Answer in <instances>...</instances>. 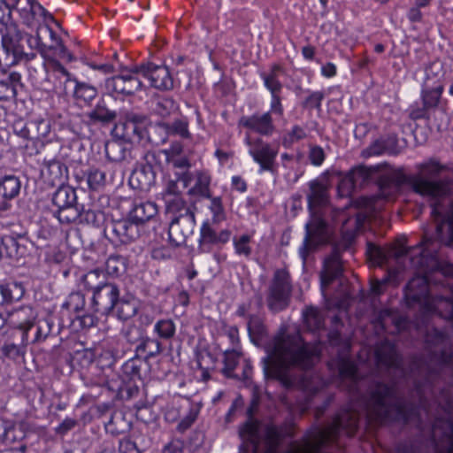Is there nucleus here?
<instances>
[{"instance_id": "obj_1", "label": "nucleus", "mask_w": 453, "mask_h": 453, "mask_svg": "<svg viewBox=\"0 0 453 453\" xmlns=\"http://www.w3.org/2000/svg\"><path fill=\"white\" fill-rule=\"evenodd\" d=\"M361 416L379 423L389 420L406 423L411 419L405 401L396 388L377 383L370 388L367 395L360 399V403H351L336 415L328 426L315 429L303 445L285 453H319L322 446L336 441L340 434L354 435Z\"/></svg>"}, {"instance_id": "obj_2", "label": "nucleus", "mask_w": 453, "mask_h": 453, "mask_svg": "<svg viewBox=\"0 0 453 453\" xmlns=\"http://www.w3.org/2000/svg\"><path fill=\"white\" fill-rule=\"evenodd\" d=\"M438 250V242L426 235L411 247L409 257L417 274L409 280L404 296L408 305L419 303L424 315L453 320V264L441 260Z\"/></svg>"}, {"instance_id": "obj_3", "label": "nucleus", "mask_w": 453, "mask_h": 453, "mask_svg": "<svg viewBox=\"0 0 453 453\" xmlns=\"http://www.w3.org/2000/svg\"><path fill=\"white\" fill-rule=\"evenodd\" d=\"M419 174L405 175L401 170L386 169L378 176L380 198L391 200L400 192L403 184H407L415 193L429 197L432 209L437 203L445 204L452 189L449 179L440 178L447 166L435 159H429L418 165Z\"/></svg>"}, {"instance_id": "obj_4", "label": "nucleus", "mask_w": 453, "mask_h": 453, "mask_svg": "<svg viewBox=\"0 0 453 453\" xmlns=\"http://www.w3.org/2000/svg\"><path fill=\"white\" fill-rule=\"evenodd\" d=\"M319 347L304 343L299 334L280 333L273 338L269 356L263 358L264 371L290 388L296 382L290 369L309 370L319 359Z\"/></svg>"}, {"instance_id": "obj_5", "label": "nucleus", "mask_w": 453, "mask_h": 453, "mask_svg": "<svg viewBox=\"0 0 453 453\" xmlns=\"http://www.w3.org/2000/svg\"><path fill=\"white\" fill-rule=\"evenodd\" d=\"M426 343L429 349V357L428 360L416 365L420 380L416 381L415 387L420 408L428 414V391L434 395L433 384L442 369L453 362V353L449 335L436 328L427 329Z\"/></svg>"}, {"instance_id": "obj_6", "label": "nucleus", "mask_w": 453, "mask_h": 453, "mask_svg": "<svg viewBox=\"0 0 453 453\" xmlns=\"http://www.w3.org/2000/svg\"><path fill=\"white\" fill-rule=\"evenodd\" d=\"M50 33V27L46 24L40 25L35 35H32V48L40 53L42 58L37 57L35 65H29L28 72L31 80L36 84L42 86L45 90L58 91L61 89V83L50 81V75H57L58 73L63 74L66 80H70V73L60 64L57 59L50 58L48 55V46L45 42L47 37Z\"/></svg>"}, {"instance_id": "obj_7", "label": "nucleus", "mask_w": 453, "mask_h": 453, "mask_svg": "<svg viewBox=\"0 0 453 453\" xmlns=\"http://www.w3.org/2000/svg\"><path fill=\"white\" fill-rule=\"evenodd\" d=\"M1 44L6 55V65L25 63L35 65L37 53L33 50L32 35L20 29L16 23L0 28Z\"/></svg>"}, {"instance_id": "obj_8", "label": "nucleus", "mask_w": 453, "mask_h": 453, "mask_svg": "<svg viewBox=\"0 0 453 453\" xmlns=\"http://www.w3.org/2000/svg\"><path fill=\"white\" fill-rule=\"evenodd\" d=\"M36 314L29 306H23L8 314L7 323L16 329L13 333L21 334L34 332L32 343H39L46 340L50 334L53 320L50 317L40 319L35 321Z\"/></svg>"}, {"instance_id": "obj_9", "label": "nucleus", "mask_w": 453, "mask_h": 453, "mask_svg": "<svg viewBox=\"0 0 453 453\" xmlns=\"http://www.w3.org/2000/svg\"><path fill=\"white\" fill-rule=\"evenodd\" d=\"M244 142L249 148L250 156L259 165V173L269 172L273 175L278 173V145L269 143L261 137L252 136L250 133H246Z\"/></svg>"}, {"instance_id": "obj_10", "label": "nucleus", "mask_w": 453, "mask_h": 453, "mask_svg": "<svg viewBox=\"0 0 453 453\" xmlns=\"http://www.w3.org/2000/svg\"><path fill=\"white\" fill-rule=\"evenodd\" d=\"M291 293L292 285L288 272L285 269H277L268 288V308L273 312L285 310L289 304Z\"/></svg>"}, {"instance_id": "obj_11", "label": "nucleus", "mask_w": 453, "mask_h": 453, "mask_svg": "<svg viewBox=\"0 0 453 453\" xmlns=\"http://www.w3.org/2000/svg\"><path fill=\"white\" fill-rule=\"evenodd\" d=\"M431 215L436 223L435 237L439 248L441 244L450 246L453 244V199L445 204L437 203L434 205Z\"/></svg>"}, {"instance_id": "obj_12", "label": "nucleus", "mask_w": 453, "mask_h": 453, "mask_svg": "<svg viewBox=\"0 0 453 453\" xmlns=\"http://www.w3.org/2000/svg\"><path fill=\"white\" fill-rule=\"evenodd\" d=\"M104 236L114 246L131 243L140 237L141 228L128 216L106 222Z\"/></svg>"}, {"instance_id": "obj_13", "label": "nucleus", "mask_w": 453, "mask_h": 453, "mask_svg": "<svg viewBox=\"0 0 453 453\" xmlns=\"http://www.w3.org/2000/svg\"><path fill=\"white\" fill-rule=\"evenodd\" d=\"M149 123L150 119L145 114L129 111L125 113L123 121L115 126L114 131L116 135L123 139L142 142L146 138Z\"/></svg>"}, {"instance_id": "obj_14", "label": "nucleus", "mask_w": 453, "mask_h": 453, "mask_svg": "<svg viewBox=\"0 0 453 453\" xmlns=\"http://www.w3.org/2000/svg\"><path fill=\"white\" fill-rule=\"evenodd\" d=\"M138 73L135 68L107 79L105 82L107 91L115 97L134 96L142 87V82L136 76Z\"/></svg>"}, {"instance_id": "obj_15", "label": "nucleus", "mask_w": 453, "mask_h": 453, "mask_svg": "<svg viewBox=\"0 0 453 453\" xmlns=\"http://www.w3.org/2000/svg\"><path fill=\"white\" fill-rule=\"evenodd\" d=\"M145 163L134 168L129 177V185L133 189L149 191L156 182V173L152 164L156 160L154 152L147 151L143 155Z\"/></svg>"}, {"instance_id": "obj_16", "label": "nucleus", "mask_w": 453, "mask_h": 453, "mask_svg": "<svg viewBox=\"0 0 453 453\" xmlns=\"http://www.w3.org/2000/svg\"><path fill=\"white\" fill-rule=\"evenodd\" d=\"M305 228L306 234L303 245L299 249V254L303 263L313 247L326 242L328 237L326 223L318 215L312 217L311 222L306 224Z\"/></svg>"}, {"instance_id": "obj_17", "label": "nucleus", "mask_w": 453, "mask_h": 453, "mask_svg": "<svg viewBox=\"0 0 453 453\" xmlns=\"http://www.w3.org/2000/svg\"><path fill=\"white\" fill-rule=\"evenodd\" d=\"M119 297V286L111 281L106 282L92 296V307L94 311L101 315L110 314L115 308Z\"/></svg>"}, {"instance_id": "obj_18", "label": "nucleus", "mask_w": 453, "mask_h": 453, "mask_svg": "<svg viewBox=\"0 0 453 453\" xmlns=\"http://www.w3.org/2000/svg\"><path fill=\"white\" fill-rule=\"evenodd\" d=\"M136 72L150 81V86L159 90H171L173 88V79L165 65H157L153 63L141 65Z\"/></svg>"}, {"instance_id": "obj_19", "label": "nucleus", "mask_w": 453, "mask_h": 453, "mask_svg": "<svg viewBox=\"0 0 453 453\" xmlns=\"http://www.w3.org/2000/svg\"><path fill=\"white\" fill-rule=\"evenodd\" d=\"M196 216H184L181 219H172L168 228V238L173 247L185 245L187 240L194 233Z\"/></svg>"}, {"instance_id": "obj_20", "label": "nucleus", "mask_w": 453, "mask_h": 453, "mask_svg": "<svg viewBox=\"0 0 453 453\" xmlns=\"http://www.w3.org/2000/svg\"><path fill=\"white\" fill-rule=\"evenodd\" d=\"M238 126L246 128L249 131L248 133L254 132L263 136H271L275 130L270 111L242 116L238 121Z\"/></svg>"}, {"instance_id": "obj_21", "label": "nucleus", "mask_w": 453, "mask_h": 453, "mask_svg": "<svg viewBox=\"0 0 453 453\" xmlns=\"http://www.w3.org/2000/svg\"><path fill=\"white\" fill-rule=\"evenodd\" d=\"M137 150L133 146L128 139L111 140L105 144V154L110 161L120 163L130 162L136 158Z\"/></svg>"}, {"instance_id": "obj_22", "label": "nucleus", "mask_w": 453, "mask_h": 453, "mask_svg": "<svg viewBox=\"0 0 453 453\" xmlns=\"http://www.w3.org/2000/svg\"><path fill=\"white\" fill-rule=\"evenodd\" d=\"M231 236L230 230L223 229L218 233L208 221H205L201 226L198 250L203 253L209 252L211 245L226 244L230 241Z\"/></svg>"}, {"instance_id": "obj_23", "label": "nucleus", "mask_w": 453, "mask_h": 453, "mask_svg": "<svg viewBox=\"0 0 453 453\" xmlns=\"http://www.w3.org/2000/svg\"><path fill=\"white\" fill-rule=\"evenodd\" d=\"M28 240L24 234L0 236V259L4 257L19 259L27 253Z\"/></svg>"}, {"instance_id": "obj_24", "label": "nucleus", "mask_w": 453, "mask_h": 453, "mask_svg": "<svg viewBox=\"0 0 453 453\" xmlns=\"http://www.w3.org/2000/svg\"><path fill=\"white\" fill-rule=\"evenodd\" d=\"M411 248L399 247L383 249L371 242L366 243V256L373 265L381 266L391 257L397 258L409 256Z\"/></svg>"}, {"instance_id": "obj_25", "label": "nucleus", "mask_w": 453, "mask_h": 453, "mask_svg": "<svg viewBox=\"0 0 453 453\" xmlns=\"http://www.w3.org/2000/svg\"><path fill=\"white\" fill-rule=\"evenodd\" d=\"M51 77L59 79V80L61 78H63L65 85L67 82H73L75 84V86H74L73 96L78 104L88 106L91 104L92 101L97 96L98 92H97V89L96 87H94L88 83L83 82V81H79L76 78H73L71 74H70V80H68V81L63 74H60V73H58L56 76L51 74L50 78ZM65 89H66V88L65 86L64 89H63L65 93Z\"/></svg>"}, {"instance_id": "obj_26", "label": "nucleus", "mask_w": 453, "mask_h": 453, "mask_svg": "<svg viewBox=\"0 0 453 453\" xmlns=\"http://www.w3.org/2000/svg\"><path fill=\"white\" fill-rule=\"evenodd\" d=\"M167 173L173 171V175H177L178 178L181 179L183 183V188H187L193 180V174L189 171L191 164L188 158L183 155L170 154L167 155Z\"/></svg>"}, {"instance_id": "obj_27", "label": "nucleus", "mask_w": 453, "mask_h": 453, "mask_svg": "<svg viewBox=\"0 0 453 453\" xmlns=\"http://www.w3.org/2000/svg\"><path fill=\"white\" fill-rule=\"evenodd\" d=\"M67 167L61 161L55 158L44 157L42 175L45 181L51 186L60 185L67 176Z\"/></svg>"}, {"instance_id": "obj_28", "label": "nucleus", "mask_w": 453, "mask_h": 453, "mask_svg": "<svg viewBox=\"0 0 453 453\" xmlns=\"http://www.w3.org/2000/svg\"><path fill=\"white\" fill-rule=\"evenodd\" d=\"M13 339H8L1 347V352L4 357L16 360L24 357L27 351V346L29 341L27 332L21 334H12Z\"/></svg>"}, {"instance_id": "obj_29", "label": "nucleus", "mask_w": 453, "mask_h": 453, "mask_svg": "<svg viewBox=\"0 0 453 453\" xmlns=\"http://www.w3.org/2000/svg\"><path fill=\"white\" fill-rule=\"evenodd\" d=\"M157 214V206L150 201L134 202L127 216L140 228Z\"/></svg>"}, {"instance_id": "obj_30", "label": "nucleus", "mask_w": 453, "mask_h": 453, "mask_svg": "<svg viewBox=\"0 0 453 453\" xmlns=\"http://www.w3.org/2000/svg\"><path fill=\"white\" fill-rule=\"evenodd\" d=\"M342 273L341 256L338 250L334 249L332 254L325 259L323 270L320 273L321 287L326 288L334 280Z\"/></svg>"}, {"instance_id": "obj_31", "label": "nucleus", "mask_w": 453, "mask_h": 453, "mask_svg": "<svg viewBox=\"0 0 453 453\" xmlns=\"http://www.w3.org/2000/svg\"><path fill=\"white\" fill-rule=\"evenodd\" d=\"M398 140L395 135H388L380 137L374 141L369 147L362 151L364 157L372 156H380L381 154H397L398 153Z\"/></svg>"}, {"instance_id": "obj_32", "label": "nucleus", "mask_w": 453, "mask_h": 453, "mask_svg": "<svg viewBox=\"0 0 453 453\" xmlns=\"http://www.w3.org/2000/svg\"><path fill=\"white\" fill-rule=\"evenodd\" d=\"M376 360L380 365L388 368H400L401 359L397 354L396 349L393 343L384 341L377 347Z\"/></svg>"}, {"instance_id": "obj_33", "label": "nucleus", "mask_w": 453, "mask_h": 453, "mask_svg": "<svg viewBox=\"0 0 453 453\" xmlns=\"http://www.w3.org/2000/svg\"><path fill=\"white\" fill-rule=\"evenodd\" d=\"M310 193L307 195L308 204L311 211L316 206L325 205L327 203L328 185L325 178L316 179L309 183Z\"/></svg>"}, {"instance_id": "obj_34", "label": "nucleus", "mask_w": 453, "mask_h": 453, "mask_svg": "<svg viewBox=\"0 0 453 453\" xmlns=\"http://www.w3.org/2000/svg\"><path fill=\"white\" fill-rule=\"evenodd\" d=\"M165 212L169 217L170 221L175 219H181L184 216H190L195 214L183 196L165 200Z\"/></svg>"}, {"instance_id": "obj_35", "label": "nucleus", "mask_w": 453, "mask_h": 453, "mask_svg": "<svg viewBox=\"0 0 453 453\" xmlns=\"http://www.w3.org/2000/svg\"><path fill=\"white\" fill-rule=\"evenodd\" d=\"M340 377L348 383L349 392H358L360 389L357 370L355 364L349 360L342 359L339 365Z\"/></svg>"}, {"instance_id": "obj_36", "label": "nucleus", "mask_w": 453, "mask_h": 453, "mask_svg": "<svg viewBox=\"0 0 453 453\" xmlns=\"http://www.w3.org/2000/svg\"><path fill=\"white\" fill-rule=\"evenodd\" d=\"M21 181L14 174H6L0 178V196L5 200H12L20 192Z\"/></svg>"}, {"instance_id": "obj_37", "label": "nucleus", "mask_w": 453, "mask_h": 453, "mask_svg": "<svg viewBox=\"0 0 453 453\" xmlns=\"http://www.w3.org/2000/svg\"><path fill=\"white\" fill-rule=\"evenodd\" d=\"M87 116L93 123L106 125L115 121L118 114L116 111L109 109L104 100H100Z\"/></svg>"}, {"instance_id": "obj_38", "label": "nucleus", "mask_w": 453, "mask_h": 453, "mask_svg": "<svg viewBox=\"0 0 453 453\" xmlns=\"http://www.w3.org/2000/svg\"><path fill=\"white\" fill-rule=\"evenodd\" d=\"M51 201L58 209L72 205L77 202L76 191L69 185L60 184L53 193Z\"/></svg>"}, {"instance_id": "obj_39", "label": "nucleus", "mask_w": 453, "mask_h": 453, "mask_svg": "<svg viewBox=\"0 0 453 453\" xmlns=\"http://www.w3.org/2000/svg\"><path fill=\"white\" fill-rule=\"evenodd\" d=\"M196 183L188 191L189 196H197L203 198H211V175L206 171H196L195 173Z\"/></svg>"}, {"instance_id": "obj_40", "label": "nucleus", "mask_w": 453, "mask_h": 453, "mask_svg": "<svg viewBox=\"0 0 453 453\" xmlns=\"http://www.w3.org/2000/svg\"><path fill=\"white\" fill-rule=\"evenodd\" d=\"M21 76L19 73H10L0 80V101L9 100L16 96L17 86L20 84Z\"/></svg>"}, {"instance_id": "obj_41", "label": "nucleus", "mask_w": 453, "mask_h": 453, "mask_svg": "<svg viewBox=\"0 0 453 453\" xmlns=\"http://www.w3.org/2000/svg\"><path fill=\"white\" fill-rule=\"evenodd\" d=\"M183 188V183L181 179L178 178L177 175H172L171 173H167L164 179V189L162 196L164 201L167 199L181 197Z\"/></svg>"}, {"instance_id": "obj_42", "label": "nucleus", "mask_w": 453, "mask_h": 453, "mask_svg": "<svg viewBox=\"0 0 453 453\" xmlns=\"http://www.w3.org/2000/svg\"><path fill=\"white\" fill-rule=\"evenodd\" d=\"M151 104L153 112L162 118L169 117L179 109L178 104L168 96L154 97Z\"/></svg>"}, {"instance_id": "obj_43", "label": "nucleus", "mask_w": 453, "mask_h": 453, "mask_svg": "<svg viewBox=\"0 0 453 453\" xmlns=\"http://www.w3.org/2000/svg\"><path fill=\"white\" fill-rule=\"evenodd\" d=\"M384 167V165H374V166H365V165H359L357 167L353 168L349 172V175L353 179V181L356 185V187L361 188L363 185H365L372 177L379 173L380 171V168Z\"/></svg>"}, {"instance_id": "obj_44", "label": "nucleus", "mask_w": 453, "mask_h": 453, "mask_svg": "<svg viewBox=\"0 0 453 453\" xmlns=\"http://www.w3.org/2000/svg\"><path fill=\"white\" fill-rule=\"evenodd\" d=\"M108 281L106 274L99 269L91 270L81 278L84 288L93 294Z\"/></svg>"}, {"instance_id": "obj_45", "label": "nucleus", "mask_w": 453, "mask_h": 453, "mask_svg": "<svg viewBox=\"0 0 453 453\" xmlns=\"http://www.w3.org/2000/svg\"><path fill=\"white\" fill-rule=\"evenodd\" d=\"M161 343L158 340L146 337H141L135 347L136 355H144L145 358L154 357L161 352Z\"/></svg>"}, {"instance_id": "obj_46", "label": "nucleus", "mask_w": 453, "mask_h": 453, "mask_svg": "<svg viewBox=\"0 0 453 453\" xmlns=\"http://www.w3.org/2000/svg\"><path fill=\"white\" fill-rule=\"evenodd\" d=\"M25 1L26 5H23L22 0H17L16 3V8L24 19L29 20L38 14L44 17L48 15L47 11L35 0Z\"/></svg>"}, {"instance_id": "obj_47", "label": "nucleus", "mask_w": 453, "mask_h": 453, "mask_svg": "<svg viewBox=\"0 0 453 453\" xmlns=\"http://www.w3.org/2000/svg\"><path fill=\"white\" fill-rule=\"evenodd\" d=\"M168 138V122H157L150 126L145 139L152 144L159 146L166 142Z\"/></svg>"}, {"instance_id": "obj_48", "label": "nucleus", "mask_w": 453, "mask_h": 453, "mask_svg": "<svg viewBox=\"0 0 453 453\" xmlns=\"http://www.w3.org/2000/svg\"><path fill=\"white\" fill-rule=\"evenodd\" d=\"M443 85L439 84L434 88L424 87L421 91L422 104L430 111L434 110L439 105L441 94L443 92Z\"/></svg>"}, {"instance_id": "obj_49", "label": "nucleus", "mask_w": 453, "mask_h": 453, "mask_svg": "<svg viewBox=\"0 0 453 453\" xmlns=\"http://www.w3.org/2000/svg\"><path fill=\"white\" fill-rule=\"evenodd\" d=\"M30 130V140H42L48 136L50 132V120L37 118L28 121Z\"/></svg>"}, {"instance_id": "obj_50", "label": "nucleus", "mask_w": 453, "mask_h": 453, "mask_svg": "<svg viewBox=\"0 0 453 453\" xmlns=\"http://www.w3.org/2000/svg\"><path fill=\"white\" fill-rule=\"evenodd\" d=\"M81 208L77 203H73L72 205L58 209L55 216L62 224L79 223Z\"/></svg>"}, {"instance_id": "obj_51", "label": "nucleus", "mask_w": 453, "mask_h": 453, "mask_svg": "<svg viewBox=\"0 0 453 453\" xmlns=\"http://www.w3.org/2000/svg\"><path fill=\"white\" fill-rule=\"evenodd\" d=\"M115 307L117 308V316L121 320H127L133 318L138 311V303L134 298L120 299L119 297V301Z\"/></svg>"}, {"instance_id": "obj_52", "label": "nucleus", "mask_w": 453, "mask_h": 453, "mask_svg": "<svg viewBox=\"0 0 453 453\" xmlns=\"http://www.w3.org/2000/svg\"><path fill=\"white\" fill-rule=\"evenodd\" d=\"M49 38L50 43L47 44L48 51L54 50L55 54L68 62L73 60V55L68 51L67 48L63 44L62 39L53 31L50 27V33H49Z\"/></svg>"}, {"instance_id": "obj_53", "label": "nucleus", "mask_w": 453, "mask_h": 453, "mask_svg": "<svg viewBox=\"0 0 453 453\" xmlns=\"http://www.w3.org/2000/svg\"><path fill=\"white\" fill-rule=\"evenodd\" d=\"M248 332L252 342L261 341L267 334L263 319L257 315L249 316Z\"/></svg>"}, {"instance_id": "obj_54", "label": "nucleus", "mask_w": 453, "mask_h": 453, "mask_svg": "<svg viewBox=\"0 0 453 453\" xmlns=\"http://www.w3.org/2000/svg\"><path fill=\"white\" fill-rule=\"evenodd\" d=\"M242 353L235 349L226 350L224 352V359L223 364L224 367L222 368V373L227 378H236L237 375L234 374V371L237 365L239 364V360L241 358Z\"/></svg>"}, {"instance_id": "obj_55", "label": "nucleus", "mask_w": 453, "mask_h": 453, "mask_svg": "<svg viewBox=\"0 0 453 453\" xmlns=\"http://www.w3.org/2000/svg\"><path fill=\"white\" fill-rule=\"evenodd\" d=\"M252 236L248 234L233 237V245L236 255L249 258L252 254Z\"/></svg>"}, {"instance_id": "obj_56", "label": "nucleus", "mask_w": 453, "mask_h": 453, "mask_svg": "<svg viewBox=\"0 0 453 453\" xmlns=\"http://www.w3.org/2000/svg\"><path fill=\"white\" fill-rule=\"evenodd\" d=\"M303 319L307 328L311 331L319 330L324 325L322 314L314 307L307 308L305 311H303Z\"/></svg>"}, {"instance_id": "obj_57", "label": "nucleus", "mask_w": 453, "mask_h": 453, "mask_svg": "<svg viewBox=\"0 0 453 453\" xmlns=\"http://www.w3.org/2000/svg\"><path fill=\"white\" fill-rule=\"evenodd\" d=\"M22 296V289L17 283L0 285V304L19 300Z\"/></svg>"}, {"instance_id": "obj_58", "label": "nucleus", "mask_w": 453, "mask_h": 453, "mask_svg": "<svg viewBox=\"0 0 453 453\" xmlns=\"http://www.w3.org/2000/svg\"><path fill=\"white\" fill-rule=\"evenodd\" d=\"M279 69L280 67L278 65H274L270 73L262 74L265 86L271 92L272 96L280 95L282 89V84L276 74V71Z\"/></svg>"}, {"instance_id": "obj_59", "label": "nucleus", "mask_w": 453, "mask_h": 453, "mask_svg": "<svg viewBox=\"0 0 453 453\" xmlns=\"http://www.w3.org/2000/svg\"><path fill=\"white\" fill-rule=\"evenodd\" d=\"M105 268L108 274L118 276L125 272V258L120 255H111L105 262Z\"/></svg>"}, {"instance_id": "obj_60", "label": "nucleus", "mask_w": 453, "mask_h": 453, "mask_svg": "<svg viewBox=\"0 0 453 453\" xmlns=\"http://www.w3.org/2000/svg\"><path fill=\"white\" fill-rule=\"evenodd\" d=\"M154 331L160 338L169 340L175 334V325L172 319H160L155 324Z\"/></svg>"}, {"instance_id": "obj_61", "label": "nucleus", "mask_w": 453, "mask_h": 453, "mask_svg": "<svg viewBox=\"0 0 453 453\" xmlns=\"http://www.w3.org/2000/svg\"><path fill=\"white\" fill-rule=\"evenodd\" d=\"M142 365V360L135 357L127 360L122 366V370L125 375L130 380L135 378H141V369Z\"/></svg>"}, {"instance_id": "obj_62", "label": "nucleus", "mask_w": 453, "mask_h": 453, "mask_svg": "<svg viewBox=\"0 0 453 453\" xmlns=\"http://www.w3.org/2000/svg\"><path fill=\"white\" fill-rule=\"evenodd\" d=\"M168 134L171 135H179L181 138H190L188 131V122L186 119H175L168 123Z\"/></svg>"}, {"instance_id": "obj_63", "label": "nucleus", "mask_w": 453, "mask_h": 453, "mask_svg": "<svg viewBox=\"0 0 453 453\" xmlns=\"http://www.w3.org/2000/svg\"><path fill=\"white\" fill-rule=\"evenodd\" d=\"M211 204L209 209L212 213V222L219 223L226 219L225 209L223 206L222 199L219 196L211 197Z\"/></svg>"}, {"instance_id": "obj_64", "label": "nucleus", "mask_w": 453, "mask_h": 453, "mask_svg": "<svg viewBox=\"0 0 453 453\" xmlns=\"http://www.w3.org/2000/svg\"><path fill=\"white\" fill-rule=\"evenodd\" d=\"M105 183V173L97 169L92 168L88 173V184L91 189L97 190Z\"/></svg>"}]
</instances>
